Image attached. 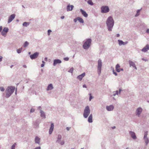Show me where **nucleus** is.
Here are the masks:
<instances>
[{"label":"nucleus","instance_id":"obj_21","mask_svg":"<svg viewBox=\"0 0 149 149\" xmlns=\"http://www.w3.org/2000/svg\"><path fill=\"white\" fill-rule=\"evenodd\" d=\"M61 135L60 134H58L57 137V140L56 141V143H59L61 141Z\"/></svg>","mask_w":149,"mask_h":149},{"label":"nucleus","instance_id":"obj_40","mask_svg":"<svg viewBox=\"0 0 149 149\" xmlns=\"http://www.w3.org/2000/svg\"><path fill=\"white\" fill-rule=\"evenodd\" d=\"M0 90L1 91H3L5 90V89L3 87H0Z\"/></svg>","mask_w":149,"mask_h":149},{"label":"nucleus","instance_id":"obj_45","mask_svg":"<svg viewBox=\"0 0 149 149\" xmlns=\"http://www.w3.org/2000/svg\"><path fill=\"white\" fill-rule=\"evenodd\" d=\"M38 109L40 110H40H42V107L41 106H39L38 107Z\"/></svg>","mask_w":149,"mask_h":149},{"label":"nucleus","instance_id":"obj_24","mask_svg":"<svg viewBox=\"0 0 149 149\" xmlns=\"http://www.w3.org/2000/svg\"><path fill=\"white\" fill-rule=\"evenodd\" d=\"M129 63L130 67L132 66L133 67L135 65V63L132 61L129 60Z\"/></svg>","mask_w":149,"mask_h":149},{"label":"nucleus","instance_id":"obj_48","mask_svg":"<svg viewBox=\"0 0 149 149\" xmlns=\"http://www.w3.org/2000/svg\"><path fill=\"white\" fill-rule=\"evenodd\" d=\"M34 149H41V148L39 146L36 148H34Z\"/></svg>","mask_w":149,"mask_h":149},{"label":"nucleus","instance_id":"obj_32","mask_svg":"<svg viewBox=\"0 0 149 149\" xmlns=\"http://www.w3.org/2000/svg\"><path fill=\"white\" fill-rule=\"evenodd\" d=\"M87 3L88 4L91 6H92L93 5V3L91 0H88L87 1Z\"/></svg>","mask_w":149,"mask_h":149},{"label":"nucleus","instance_id":"obj_12","mask_svg":"<svg viewBox=\"0 0 149 149\" xmlns=\"http://www.w3.org/2000/svg\"><path fill=\"white\" fill-rule=\"evenodd\" d=\"M61 63V61L59 59H56L54 60L53 65L54 66L58 64H60Z\"/></svg>","mask_w":149,"mask_h":149},{"label":"nucleus","instance_id":"obj_8","mask_svg":"<svg viewBox=\"0 0 149 149\" xmlns=\"http://www.w3.org/2000/svg\"><path fill=\"white\" fill-rule=\"evenodd\" d=\"M143 111L142 108L141 107H139L136 110L135 115L139 117Z\"/></svg>","mask_w":149,"mask_h":149},{"label":"nucleus","instance_id":"obj_19","mask_svg":"<svg viewBox=\"0 0 149 149\" xmlns=\"http://www.w3.org/2000/svg\"><path fill=\"white\" fill-rule=\"evenodd\" d=\"M80 11L81 12L82 14L84 17H88V15L85 11H84L81 9H80Z\"/></svg>","mask_w":149,"mask_h":149},{"label":"nucleus","instance_id":"obj_50","mask_svg":"<svg viewBox=\"0 0 149 149\" xmlns=\"http://www.w3.org/2000/svg\"><path fill=\"white\" fill-rule=\"evenodd\" d=\"M71 127H67L66 129V130H68V131H69V130H70V129Z\"/></svg>","mask_w":149,"mask_h":149},{"label":"nucleus","instance_id":"obj_16","mask_svg":"<svg viewBox=\"0 0 149 149\" xmlns=\"http://www.w3.org/2000/svg\"><path fill=\"white\" fill-rule=\"evenodd\" d=\"M85 73L84 72L77 76V78L79 79L80 81H81L82 79V78L85 76Z\"/></svg>","mask_w":149,"mask_h":149},{"label":"nucleus","instance_id":"obj_63","mask_svg":"<svg viewBox=\"0 0 149 149\" xmlns=\"http://www.w3.org/2000/svg\"><path fill=\"white\" fill-rule=\"evenodd\" d=\"M112 129H115L116 128V127L115 126H113V127H112Z\"/></svg>","mask_w":149,"mask_h":149},{"label":"nucleus","instance_id":"obj_17","mask_svg":"<svg viewBox=\"0 0 149 149\" xmlns=\"http://www.w3.org/2000/svg\"><path fill=\"white\" fill-rule=\"evenodd\" d=\"M106 109L108 111H111L113 109L114 107L113 105H111L109 106H107Z\"/></svg>","mask_w":149,"mask_h":149},{"label":"nucleus","instance_id":"obj_9","mask_svg":"<svg viewBox=\"0 0 149 149\" xmlns=\"http://www.w3.org/2000/svg\"><path fill=\"white\" fill-rule=\"evenodd\" d=\"M39 53L38 52H36L33 54L31 55L30 57L31 59L33 60L36 58L38 56Z\"/></svg>","mask_w":149,"mask_h":149},{"label":"nucleus","instance_id":"obj_64","mask_svg":"<svg viewBox=\"0 0 149 149\" xmlns=\"http://www.w3.org/2000/svg\"><path fill=\"white\" fill-rule=\"evenodd\" d=\"M120 71H123V68H120Z\"/></svg>","mask_w":149,"mask_h":149},{"label":"nucleus","instance_id":"obj_55","mask_svg":"<svg viewBox=\"0 0 149 149\" xmlns=\"http://www.w3.org/2000/svg\"><path fill=\"white\" fill-rule=\"evenodd\" d=\"M122 91V90L120 89V88L119 90V94H120V93H121V91Z\"/></svg>","mask_w":149,"mask_h":149},{"label":"nucleus","instance_id":"obj_51","mask_svg":"<svg viewBox=\"0 0 149 149\" xmlns=\"http://www.w3.org/2000/svg\"><path fill=\"white\" fill-rule=\"evenodd\" d=\"M146 32L147 33H149V29H147Z\"/></svg>","mask_w":149,"mask_h":149},{"label":"nucleus","instance_id":"obj_41","mask_svg":"<svg viewBox=\"0 0 149 149\" xmlns=\"http://www.w3.org/2000/svg\"><path fill=\"white\" fill-rule=\"evenodd\" d=\"M51 32L52 31L50 29H49L48 30L47 34L48 36H49L50 35V33H51Z\"/></svg>","mask_w":149,"mask_h":149},{"label":"nucleus","instance_id":"obj_14","mask_svg":"<svg viewBox=\"0 0 149 149\" xmlns=\"http://www.w3.org/2000/svg\"><path fill=\"white\" fill-rule=\"evenodd\" d=\"M74 6L72 5H70V4L68 5L67 6V10L68 11L72 10L74 8Z\"/></svg>","mask_w":149,"mask_h":149},{"label":"nucleus","instance_id":"obj_18","mask_svg":"<svg viewBox=\"0 0 149 149\" xmlns=\"http://www.w3.org/2000/svg\"><path fill=\"white\" fill-rule=\"evenodd\" d=\"M40 139L37 136L35 137V141L36 143H37L39 145L40 144Z\"/></svg>","mask_w":149,"mask_h":149},{"label":"nucleus","instance_id":"obj_5","mask_svg":"<svg viewBox=\"0 0 149 149\" xmlns=\"http://www.w3.org/2000/svg\"><path fill=\"white\" fill-rule=\"evenodd\" d=\"M102 62L100 59H99L98 61V65L97 67V72L98 74L100 75L101 72Z\"/></svg>","mask_w":149,"mask_h":149},{"label":"nucleus","instance_id":"obj_47","mask_svg":"<svg viewBox=\"0 0 149 149\" xmlns=\"http://www.w3.org/2000/svg\"><path fill=\"white\" fill-rule=\"evenodd\" d=\"M142 60L143 61H148V60L146 59H145L144 58H142Z\"/></svg>","mask_w":149,"mask_h":149},{"label":"nucleus","instance_id":"obj_37","mask_svg":"<svg viewBox=\"0 0 149 149\" xmlns=\"http://www.w3.org/2000/svg\"><path fill=\"white\" fill-rule=\"evenodd\" d=\"M89 95H90L89 98V100L90 101H91L92 99H93V97L91 95V94H89Z\"/></svg>","mask_w":149,"mask_h":149},{"label":"nucleus","instance_id":"obj_3","mask_svg":"<svg viewBox=\"0 0 149 149\" xmlns=\"http://www.w3.org/2000/svg\"><path fill=\"white\" fill-rule=\"evenodd\" d=\"M91 39L88 38L86 39V42L83 45V48L85 49H88L91 46Z\"/></svg>","mask_w":149,"mask_h":149},{"label":"nucleus","instance_id":"obj_35","mask_svg":"<svg viewBox=\"0 0 149 149\" xmlns=\"http://www.w3.org/2000/svg\"><path fill=\"white\" fill-rule=\"evenodd\" d=\"M73 70L74 68H72L69 70L68 71V72L72 73Z\"/></svg>","mask_w":149,"mask_h":149},{"label":"nucleus","instance_id":"obj_43","mask_svg":"<svg viewBox=\"0 0 149 149\" xmlns=\"http://www.w3.org/2000/svg\"><path fill=\"white\" fill-rule=\"evenodd\" d=\"M64 60L65 61H68L69 58L68 57H65L64 58Z\"/></svg>","mask_w":149,"mask_h":149},{"label":"nucleus","instance_id":"obj_52","mask_svg":"<svg viewBox=\"0 0 149 149\" xmlns=\"http://www.w3.org/2000/svg\"><path fill=\"white\" fill-rule=\"evenodd\" d=\"M83 88H87V86H86V84H84L83 85Z\"/></svg>","mask_w":149,"mask_h":149},{"label":"nucleus","instance_id":"obj_22","mask_svg":"<svg viewBox=\"0 0 149 149\" xmlns=\"http://www.w3.org/2000/svg\"><path fill=\"white\" fill-rule=\"evenodd\" d=\"M40 116L43 118H45L46 116L44 112L42 110H40Z\"/></svg>","mask_w":149,"mask_h":149},{"label":"nucleus","instance_id":"obj_29","mask_svg":"<svg viewBox=\"0 0 149 149\" xmlns=\"http://www.w3.org/2000/svg\"><path fill=\"white\" fill-rule=\"evenodd\" d=\"M29 24V23L28 22H24L22 24L23 26L27 27Z\"/></svg>","mask_w":149,"mask_h":149},{"label":"nucleus","instance_id":"obj_31","mask_svg":"<svg viewBox=\"0 0 149 149\" xmlns=\"http://www.w3.org/2000/svg\"><path fill=\"white\" fill-rule=\"evenodd\" d=\"M141 10V9H139V10H137L136 13V14L135 15V17H137L139 15V13H140V11Z\"/></svg>","mask_w":149,"mask_h":149},{"label":"nucleus","instance_id":"obj_33","mask_svg":"<svg viewBox=\"0 0 149 149\" xmlns=\"http://www.w3.org/2000/svg\"><path fill=\"white\" fill-rule=\"evenodd\" d=\"M22 49V48H19V49H17V53L18 54L20 53L21 52Z\"/></svg>","mask_w":149,"mask_h":149},{"label":"nucleus","instance_id":"obj_25","mask_svg":"<svg viewBox=\"0 0 149 149\" xmlns=\"http://www.w3.org/2000/svg\"><path fill=\"white\" fill-rule=\"evenodd\" d=\"M120 67V65L118 64H117L116 66V69L117 72H120V69L119 68Z\"/></svg>","mask_w":149,"mask_h":149},{"label":"nucleus","instance_id":"obj_15","mask_svg":"<svg viewBox=\"0 0 149 149\" xmlns=\"http://www.w3.org/2000/svg\"><path fill=\"white\" fill-rule=\"evenodd\" d=\"M148 50H149V45L148 44H147L145 47H144L141 50L143 52H146Z\"/></svg>","mask_w":149,"mask_h":149},{"label":"nucleus","instance_id":"obj_13","mask_svg":"<svg viewBox=\"0 0 149 149\" xmlns=\"http://www.w3.org/2000/svg\"><path fill=\"white\" fill-rule=\"evenodd\" d=\"M54 127V125L53 123H52L51 124L49 130V134H51L53 131Z\"/></svg>","mask_w":149,"mask_h":149},{"label":"nucleus","instance_id":"obj_20","mask_svg":"<svg viewBox=\"0 0 149 149\" xmlns=\"http://www.w3.org/2000/svg\"><path fill=\"white\" fill-rule=\"evenodd\" d=\"M54 88L53 85L52 84H49L47 86L46 89L47 91L51 90Z\"/></svg>","mask_w":149,"mask_h":149},{"label":"nucleus","instance_id":"obj_62","mask_svg":"<svg viewBox=\"0 0 149 149\" xmlns=\"http://www.w3.org/2000/svg\"><path fill=\"white\" fill-rule=\"evenodd\" d=\"M47 57H45V60L46 61L47 60Z\"/></svg>","mask_w":149,"mask_h":149},{"label":"nucleus","instance_id":"obj_36","mask_svg":"<svg viewBox=\"0 0 149 149\" xmlns=\"http://www.w3.org/2000/svg\"><path fill=\"white\" fill-rule=\"evenodd\" d=\"M1 33L2 35L3 36H4L7 33L2 31L1 32Z\"/></svg>","mask_w":149,"mask_h":149},{"label":"nucleus","instance_id":"obj_30","mask_svg":"<svg viewBox=\"0 0 149 149\" xmlns=\"http://www.w3.org/2000/svg\"><path fill=\"white\" fill-rule=\"evenodd\" d=\"M8 30H9V29L8 28L4 27L3 28V31L7 33L8 32Z\"/></svg>","mask_w":149,"mask_h":149},{"label":"nucleus","instance_id":"obj_7","mask_svg":"<svg viewBox=\"0 0 149 149\" xmlns=\"http://www.w3.org/2000/svg\"><path fill=\"white\" fill-rule=\"evenodd\" d=\"M148 132L146 131L145 132L144 134V136L143 137V139L144 141L146 143V145H147L149 142V140L148 138L147 137V135H148Z\"/></svg>","mask_w":149,"mask_h":149},{"label":"nucleus","instance_id":"obj_23","mask_svg":"<svg viewBox=\"0 0 149 149\" xmlns=\"http://www.w3.org/2000/svg\"><path fill=\"white\" fill-rule=\"evenodd\" d=\"M92 114H91L89 116L88 118V121L90 123H91L93 122L92 120Z\"/></svg>","mask_w":149,"mask_h":149},{"label":"nucleus","instance_id":"obj_2","mask_svg":"<svg viewBox=\"0 0 149 149\" xmlns=\"http://www.w3.org/2000/svg\"><path fill=\"white\" fill-rule=\"evenodd\" d=\"M15 88V87L13 86H11L10 87H8L6 90V97L8 98L10 97L14 92Z\"/></svg>","mask_w":149,"mask_h":149},{"label":"nucleus","instance_id":"obj_6","mask_svg":"<svg viewBox=\"0 0 149 149\" xmlns=\"http://www.w3.org/2000/svg\"><path fill=\"white\" fill-rule=\"evenodd\" d=\"M101 12L103 13L109 12L110 10L109 8L107 6H103L101 8Z\"/></svg>","mask_w":149,"mask_h":149},{"label":"nucleus","instance_id":"obj_38","mask_svg":"<svg viewBox=\"0 0 149 149\" xmlns=\"http://www.w3.org/2000/svg\"><path fill=\"white\" fill-rule=\"evenodd\" d=\"M112 69H113V74H114L115 76H117L118 75L117 73L116 72L114 71L113 68Z\"/></svg>","mask_w":149,"mask_h":149},{"label":"nucleus","instance_id":"obj_53","mask_svg":"<svg viewBox=\"0 0 149 149\" xmlns=\"http://www.w3.org/2000/svg\"><path fill=\"white\" fill-rule=\"evenodd\" d=\"M2 27L1 26H0V32H1V31L2 30Z\"/></svg>","mask_w":149,"mask_h":149},{"label":"nucleus","instance_id":"obj_10","mask_svg":"<svg viewBox=\"0 0 149 149\" xmlns=\"http://www.w3.org/2000/svg\"><path fill=\"white\" fill-rule=\"evenodd\" d=\"M15 14H13L11 15L9 17L8 21V23H9L11 22L12 20L15 18Z\"/></svg>","mask_w":149,"mask_h":149},{"label":"nucleus","instance_id":"obj_58","mask_svg":"<svg viewBox=\"0 0 149 149\" xmlns=\"http://www.w3.org/2000/svg\"><path fill=\"white\" fill-rule=\"evenodd\" d=\"M23 66L24 68H27V66L25 65H23Z\"/></svg>","mask_w":149,"mask_h":149},{"label":"nucleus","instance_id":"obj_54","mask_svg":"<svg viewBox=\"0 0 149 149\" xmlns=\"http://www.w3.org/2000/svg\"><path fill=\"white\" fill-rule=\"evenodd\" d=\"M44 65H45V64L42 63L41 64V67H43L44 66Z\"/></svg>","mask_w":149,"mask_h":149},{"label":"nucleus","instance_id":"obj_26","mask_svg":"<svg viewBox=\"0 0 149 149\" xmlns=\"http://www.w3.org/2000/svg\"><path fill=\"white\" fill-rule=\"evenodd\" d=\"M118 42L119 45H125V44L124 43V42H123V41L119 40H118Z\"/></svg>","mask_w":149,"mask_h":149},{"label":"nucleus","instance_id":"obj_4","mask_svg":"<svg viewBox=\"0 0 149 149\" xmlns=\"http://www.w3.org/2000/svg\"><path fill=\"white\" fill-rule=\"evenodd\" d=\"M90 113V110L88 106H86L84 110L83 113V116L85 118H87Z\"/></svg>","mask_w":149,"mask_h":149},{"label":"nucleus","instance_id":"obj_42","mask_svg":"<svg viewBox=\"0 0 149 149\" xmlns=\"http://www.w3.org/2000/svg\"><path fill=\"white\" fill-rule=\"evenodd\" d=\"M113 93H115L116 95H118L119 94L118 91V90H117L115 91H113Z\"/></svg>","mask_w":149,"mask_h":149},{"label":"nucleus","instance_id":"obj_44","mask_svg":"<svg viewBox=\"0 0 149 149\" xmlns=\"http://www.w3.org/2000/svg\"><path fill=\"white\" fill-rule=\"evenodd\" d=\"M35 111V109H33L32 108L30 110V112L31 113H33Z\"/></svg>","mask_w":149,"mask_h":149},{"label":"nucleus","instance_id":"obj_39","mask_svg":"<svg viewBox=\"0 0 149 149\" xmlns=\"http://www.w3.org/2000/svg\"><path fill=\"white\" fill-rule=\"evenodd\" d=\"M64 143H65V142H64V141L63 140L61 141L59 143H60L61 145H63L64 144Z\"/></svg>","mask_w":149,"mask_h":149},{"label":"nucleus","instance_id":"obj_49","mask_svg":"<svg viewBox=\"0 0 149 149\" xmlns=\"http://www.w3.org/2000/svg\"><path fill=\"white\" fill-rule=\"evenodd\" d=\"M35 126L36 127H38V123H36L35 124Z\"/></svg>","mask_w":149,"mask_h":149},{"label":"nucleus","instance_id":"obj_28","mask_svg":"<svg viewBox=\"0 0 149 149\" xmlns=\"http://www.w3.org/2000/svg\"><path fill=\"white\" fill-rule=\"evenodd\" d=\"M29 45V42L27 41H26L25 42L23 45V47H26Z\"/></svg>","mask_w":149,"mask_h":149},{"label":"nucleus","instance_id":"obj_27","mask_svg":"<svg viewBox=\"0 0 149 149\" xmlns=\"http://www.w3.org/2000/svg\"><path fill=\"white\" fill-rule=\"evenodd\" d=\"M78 20L79 21V22L81 23H83L84 22V21L83 19L81 17H77Z\"/></svg>","mask_w":149,"mask_h":149},{"label":"nucleus","instance_id":"obj_59","mask_svg":"<svg viewBox=\"0 0 149 149\" xmlns=\"http://www.w3.org/2000/svg\"><path fill=\"white\" fill-rule=\"evenodd\" d=\"M65 17L64 16H62L61 17V19H63Z\"/></svg>","mask_w":149,"mask_h":149},{"label":"nucleus","instance_id":"obj_34","mask_svg":"<svg viewBox=\"0 0 149 149\" xmlns=\"http://www.w3.org/2000/svg\"><path fill=\"white\" fill-rule=\"evenodd\" d=\"M16 143H14L11 147V149H15V146L16 145Z\"/></svg>","mask_w":149,"mask_h":149},{"label":"nucleus","instance_id":"obj_11","mask_svg":"<svg viewBox=\"0 0 149 149\" xmlns=\"http://www.w3.org/2000/svg\"><path fill=\"white\" fill-rule=\"evenodd\" d=\"M129 133L131 137L133 139H136V136L135 135V132L131 131H130L129 132Z\"/></svg>","mask_w":149,"mask_h":149},{"label":"nucleus","instance_id":"obj_60","mask_svg":"<svg viewBox=\"0 0 149 149\" xmlns=\"http://www.w3.org/2000/svg\"><path fill=\"white\" fill-rule=\"evenodd\" d=\"M120 36V35L119 34H116L117 37H119Z\"/></svg>","mask_w":149,"mask_h":149},{"label":"nucleus","instance_id":"obj_46","mask_svg":"<svg viewBox=\"0 0 149 149\" xmlns=\"http://www.w3.org/2000/svg\"><path fill=\"white\" fill-rule=\"evenodd\" d=\"M77 20H78L77 17L76 18L74 19V21L75 22H76Z\"/></svg>","mask_w":149,"mask_h":149},{"label":"nucleus","instance_id":"obj_61","mask_svg":"<svg viewBox=\"0 0 149 149\" xmlns=\"http://www.w3.org/2000/svg\"><path fill=\"white\" fill-rule=\"evenodd\" d=\"M133 68H134L136 70L137 69V68L135 65L133 67Z\"/></svg>","mask_w":149,"mask_h":149},{"label":"nucleus","instance_id":"obj_57","mask_svg":"<svg viewBox=\"0 0 149 149\" xmlns=\"http://www.w3.org/2000/svg\"><path fill=\"white\" fill-rule=\"evenodd\" d=\"M116 95V94L115 93H113V95L111 96H115Z\"/></svg>","mask_w":149,"mask_h":149},{"label":"nucleus","instance_id":"obj_1","mask_svg":"<svg viewBox=\"0 0 149 149\" xmlns=\"http://www.w3.org/2000/svg\"><path fill=\"white\" fill-rule=\"evenodd\" d=\"M114 20L111 16H109L106 21V24L109 31H111L114 25Z\"/></svg>","mask_w":149,"mask_h":149},{"label":"nucleus","instance_id":"obj_56","mask_svg":"<svg viewBox=\"0 0 149 149\" xmlns=\"http://www.w3.org/2000/svg\"><path fill=\"white\" fill-rule=\"evenodd\" d=\"M2 57L0 56V62H1L2 61Z\"/></svg>","mask_w":149,"mask_h":149}]
</instances>
